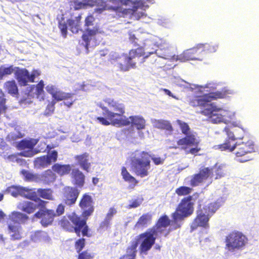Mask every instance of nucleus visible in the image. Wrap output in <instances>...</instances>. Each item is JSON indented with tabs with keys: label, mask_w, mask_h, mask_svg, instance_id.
<instances>
[{
	"label": "nucleus",
	"mask_w": 259,
	"mask_h": 259,
	"mask_svg": "<svg viewBox=\"0 0 259 259\" xmlns=\"http://www.w3.org/2000/svg\"><path fill=\"white\" fill-rule=\"evenodd\" d=\"M194 148H190L187 152V153H190L193 155H196L197 153L201 150V148L198 147V145H193Z\"/></svg>",
	"instance_id": "nucleus-63"
},
{
	"label": "nucleus",
	"mask_w": 259,
	"mask_h": 259,
	"mask_svg": "<svg viewBox=\"0 0 259 259\" xmlns=\"http://www.w3.org/2000/svg\"><path fill=\"white\" fill-rule=\"evenodd\" d=\"M117 212L116 209L114 207H111L109 208L108 213L106 214L105 218L111 221L113 215Z\"/></svg>",
	"instance_id": "nucleus-60"
},
{
	"label": "nucleus",
	"mask_w": 259,
	"mask_h": 259,
	"mask_svg": "<svg viewBox=\"0 0 259 259\" xmlns=\"http://www.w3.org/2000/svg\"><path fill=\"white\" fill-rule=\"evenodd\" d=\"M8 230L9 233L11 234L10 235L11 240H19L23 238L20 227L13 225H9Z\"/></svg>",
	"instance_id": "nucleus-29"
},
{
	"label": "nucleus",
	"mask_w": 259,
	"mask_h": 259,
	"mask_svg": "<svg viewBox=\"0 0 259 259\" xmlns=\"http://www.w3.org/2000/svg\"><path fill=\"white\" fill-rule=\"evenodd\" d=\"M213 169L215 175V179H220L223 177L225 174L224 166L223 165H218L217 164H215L213 166Z\"/></svg>",
	"instance_id": "nucleus-45"
},
{
	"label": "nucleus",
	"mask_w": 259,
	"mask_h": 259,
	"mask_svg": "<svg viewBox=\"0 0 259 259\" xmlns=\"http://www.w3.org/2000/svg\"><path fill=\"white\" fill-rule=\"evenodd\" d=\"M36 142L34 140H22L18 144V148L20 150L25 149H32L36 145Z\"/></svg>",
	"instance_id": "nucleus-39"
},
{
	"label": "nucleus",
	"mask_w": 259,
	"mask_h": 259,
	"mask_svg": "<svg viewBox=\"0 0 259 259\" xmlns=\"http://www.w3.org/2000/svg\"><path fill=\"white\" fill-rule=\"evenodd\" d=\"M20 174L24 177L25 181L38 183V174H34L26 169H22Z\"/></svg>",
	"instance_id": "nucleus-35"
},
{
	"label": "nucleus",
	"mask_w": 259,
	"mask_h": 259,
	"mask_svg": "<svg viewBox=\"0 0 259 259\" xmlns=\"http://www.w3.org/2000/svg\"><path fill=\"white\" fill-rule=\"evenodd\" d=\"M89 154L87 152L76 155L74 157L81 168L87 172L89 171L91 167V163L89 162Z\"/></svg>",
	"instance_id": "nucleus-23"
},
{
	"label": "nucleus",
	"mask_w": 259,
	"mask_h": 259,
	"mask_svg": "<svg viewBox=\"0 0 259 259\" xmlns=\"http://www.w3.org/2000/svg\"><path fill=\"white\" fill-rule=\"evenodd\" d=\"M232 142L233 141L231 140L226 139L223 144L216 145L215 147L221 151L228 150L232 152L235 149L236 145V144H231Z\"/></svg>",
	"instance_id": "nucleus-38"
},
{
	"label": "nucleus",
	"mask_w": 259,
	"mask_h": 259,
	"mask_svg": "<svg viewBox=\"0 0 259 259\" xmlns=\"http://www.w3.org/2000/svg\"><path fill=\"white\" fill-rule=\"evenodd\" d=\"M80 191L76 188L65 186L63 188L62 194V202L66 206H71L76 202Z\"/></svg>",
	"instance_id": "nucleus-16"
},
{
	"label": "nucleus",
	"mask_w": 259,
	"mask_h": 259,
	"mask_svg": "<svg viewBox=\"0 0 259 259\" xmlns=\"http://www.w3.org/2000/svg\"><path fill=\"white\" fill-rule=\"evenodd\" d=\"M177 122L180 126L183 134H184L185 135L189 134L190 128L189 125L186 122L182 121L179 119H178L177 120Z\"/></svg>",
	"instance_id": "nucleus-48"
},
{
	"label": "nucleus",
	"mask_w": 259,
	"mask_h": 259,
	"mask_svg": "<svg viewBox=\"0 0 259 259\" xmlns=\"http://www.w3.org/2000/svg\"><path fill=\"white\" fill-rule=\"evenodd\" d=\"M40 72L39 71L37 70H33L31 72V73L29 74V82H34L35 78L37 76H38L40 75Z\"/></svg>",
	"instance_id": "nucleus-62"
},
{
	"label": "nucleus",
	"mask_w": 259,
	"mask_h": 259,
	"mask_svg": "<svg viewBox=\"0 0 259 259\" xmlns=\"http://www.w3.org/2000/svg\"><path fill=\"white\" fill-rule=\"evenodd\" d=\"M38 183L41 182L45 185H50L56 181V176L52 169H48L38 174Z\"/></svg>",
	"instance_id": "nucleus-22"
},
{
	"label": "nucleus",
	"mask_w": 259,
	"mask_h": 259,
	"mask_svg": "<svg viewBox=\"0 0 259 259\" xmlns=\"http://www.w3.org/2000/svg\"><path fill=\"white\" fill-rule=\"evenodd\" d=\"M35 167L37 168H46L50 165L46 155L41 156L35 158L34 161Z\"/></svg>",
	"instance_id": "nucleus-40"
},
{
	"label": "nucleus",
	"mask_w": 259,
	"mask_h": 259,
	"mask_svg": "<svg viewBox=\"0 0 259 259\" xmlns=\"http://www.w3.org/2000/svg\"><path fill=\"white\" fill-rule=\"evenodd\" d=\"M15 77L21 86H26L29 82V72L26 68L16 67Z\"/></svg>",
	"instance_id": "nucleus-19"
},
{
	"label": "nucleus",
	"mask_w": 259,
	"mask_h": 259,
	"mask_svg": "<svg viewBox=\"0 0 259 259\" xmlns=\"http://www.w3.org/2000/svg\"><path fill=\"white\" fill-rule=\"evenodd\" d=\"M200 49L202 54L212 53L215 52L218 49V45L213 43L200 44Z\"/></svg>",
	"instance_id": "nucleus-37"
},
{
	"label": "nucleus",
	"mask_w": 259,
	"mask_h": 259,
	"mask_svg": "<svg viewBox=\"0 0 259 259\" xmlns=\"http://www.w3.org/2000/svg\"><path fill=\"white\" fill-rule=\"evenodd\" d=\"M56 103V102L55 100H52L48 103L45 111V114L46 115H50L54 113Z\"/></svg>",
	"instance_id": "nucleus-49"
},
{
	"label": "nucleus",
	"mask_w": 259,
	"mask_h": 259,
	"mask_svg": "<svg viewBox=\"0 0 259 259\" xmlns=\"http://www.w3.org/2000/svg\"><path fill=\"white\" fill-rule=\"evenodd\" d=\"M71 178L74 181V184L81 188L85 183V176L84 174L78 168L73 169L71 172Z\"/></svg>",
	"instance_id": "nucleus-24"
},
{
	"label": "nucleus",
	"mask_w": 259,
	"mask_h": 259,
	"mask_svg": "<svg viewBox=\"0 0 259 259\" xmlns=\"http://www.w3.org/2000/svg\"><path fill=\"white\" fill-rule=\"evenodd\" d=\"M192 199L193 196L191 195L186 196L181 199L175 211L171 214V227L166 231L165 236H167L171 231L180 228L184 219L193 213L194 203Z\"/></svg>",
	"instance_id": "nucleus-3"
},
{
	"label": "nucleus",
	"mask_w": 259,
	"mask_h": 259,
	"mask_svg": "<svg viewBox=\"0 0 259 259\" xmlns=\"http://www.w3.org/2000/svg\"><path fill=\"white\" fill-rule=\"evenodd\" d=\"M85 245V239L84 238L78 239L74 243V247L77 253L81 252Z\"/></svg>",
	"instance_id": "nucleus-46"
},
{
	"label": "nucleus",
	"mask_w": 259,
	"mask_h": 259,
	"mask_svg": "<svg viewBox=\"0 0 259 259\" xmlns=\"http://www.w3.org/2000/svg\"><path fill=\"white\" fill-rule=\"evenodd\" d=\"M225 243V249L233 252L243 250L248 243V238L242 232L233 231L226 236Z\"/></svg>",
	"instance_id": "nucleus-7"
},
{
	"label": "nucleus",
	"mask_w": 259,
	"mask_h": 259,
	"mask_svg": "<svg viewBox=\"0 0 259 259\" xmlns=\"http://www.w3.org/2000/svg\"><path fill=\"white\" fill-rule=\"evenodd\" d=\"M150 155L142 151L137 157H134L131 162V169L137 176L144 178L149 175L150 168Z\"/></svg>",
	"instance_id": "nucleus-9"
},
{
	"label": "nucleus",
	"mask_w": 259,
	"mask_h": 259,
	"mask_svg": "<svg viewBox=\"0 0 259 259\" xmlns=\"http://www.w3.org/2000/svg\"><path fill=\"white\" fill-rule=\"evenodd\" d=\"M17 207L19 209L30 214L34 212L37 208V204L32 202L26 201L20 203Z\"/></svg>",
	"instance_id": "nucleus-26"
},
{
	"label": "nucleus",
	"mask_w": 259,
	"mask_h": 259,
	"mask_svg": "<svg viewBox=\"0 0 259 259\" xmlns=\"http://www.w3.org/2000/svg\"><path fill=\"white\" fill-rule=\"evenodd\" d=\"M121 175L124 181L131 184L130 186L132 188H134L138 184V181L129 173L125 167H122Z\"/></svg>",
	"instance_id": "nucleus-28"
},
{
	"label": "nucleus",
	"mask_w": 259,
	"mask_h": 259,
	"mask_svg": "<svg viewBox=\"0 0 259 259\" xmlns=\"http://www.w3.org/2000/svg\"><path fill=\"white\" fill-rule=\"evenodd\" d=\"M152 215L151 213H146L143 214L137 222L135 227H147L152 223Z\"/></svg>",
	"instance_id": "nucleus-27"
},
{
	"label": "nucleus",
	"mask_w": 259,
	"mask_h": 259,
	"mask_svg": "<svg viewBox=\"0 0 259 259\" xmlns=\"http://www.w3.org/2000/svg\"><path fill=\"white\" fill-rule=\"evenodd\" d=\"M213 169L208 167H202L199 169L198 173L192 176L190 181V185L192 187H196L203 183L204 181L211 177Z\"/></svg>",
	"instance_id": "nucleus-17"
},
{
	"label": "nucleus",
	"mask_w": 259,
	"mask_h": 259,
	"mask_svg": "<svg viewBox=\"0 0 259 259\" xmlns=\"http://www.w3.org/2000/svg\"><path fill=\"white\" fill-rule=\"evenodd\" d=\"M171 222L172 220L170 221L167 215H162L158 219L155 225L147 229L145 232L137 235V237L139 240L142 241V248L146 250H151L155 243L157 233H162L164 231L163 235H164V233L167 229L164 230L162 228H165L170 225V228Z\"/></svg>",
	"instance_id": "nucleus-4"
},
{
	"label": "nucleus",
	"mask_w": 259,
	"mask_h": 259,
	"mask_svg": "<svg viewBox=\"0 0 259 259\" xmlns=\"http://www.w3.org/2000/svg\"><path fill=\"white\" fill-rule=\"evenodd\" d=\"M214 207V204L212 203L202 207L201 205H199L196 210V216L190 226L191 231H194L199 227L206 228L209 227L208 221L210 214L215 211Z\"/></svg>",
	"instance_id": "nucleus-8"
},
{
	"label": "nucleus",
	"mask_w": 259,
	"mask_h": 259,
	"mask_svg": "<svg viewBox=\"0 0 259 259\" xmlns=\"http://www.w3.org/2000/svg\"><path fill=\"white\" fill-rule=\"evenodd\" d=\"M47 148L48 149V154L46 155V156L50 165L52 162H55L57 160L58 154V152L56 150H53L50 152L51 147L49 145L47 146Z\"/></svg>",
	"instance_id": "nucleus-41"
},
{
	"label": "nucleus",
	"mask_w": 259,
	"mask_h": 259,
	"mask_svg": "<svg viewBox=\"0 0 259 259\" xmlns=\"http://www.w3.org/2000/svg\"><path fill=\"white\" fill-rule=\"evenodd\" d=\"M192 188L187 186H180L177 188L175 193L179 196H187L191 193Z\"/></svg>",
	"instance_id": "nucleus-42"
},
{
	"label": "nucleus",
	"mask_w": 259,
	"mask_h": 259,
	"mask_svg": "<svg viewBox=\"0 0 259 259\" xmlns=\"http://www.w3.org/2000/svg\"><path fill=\"white\" fill-rule=\"evenodd\" d=\"M235 148V155L237 161L240 162H245L252 159L249 155V154L255 152L254 144L252 141L248 140L246 142L236 144Z\"/></svg>",
	"instance_id": "nucleus-11"
},
{
	"label": "nucleus",
	"mask_w": 259,
	"mask_h": 259,
	"mask_svg": "<svg viewBox=\"0 0 259 259\" xmlns=\"http://www.w3.org/2000/svg\"><path fill=\"white\" fill-rule=\"evenodd\" d=\"M111 221L105 218L104 221H103L100 224V228L101 229H107L109 227L110 225Z\"/></svg>",
	"instance_id": "nucleus-61"
},
{
	"label": "nucleus",
	"mask_w": 259,
	"mask_h": 259,
	"mask_svg": "<svg viewBox=\"0 0 259 259\" xmlns=\"http://www.w3.org/2000/svg\"><path fill=\"white\" fill-rule=\"evenodd\" d=\"M199 141L196 139L195 136L193 134H188L177 141L178 145L181 146V149L185 150L190 147L199 145Z\"/></svg>",
	"instance_id": "nucleus-20"
},
{
	"label": "nucleus",
	"mask_w": 259,
	"mask_h": 259,
	"mask_svg": "<svg viewBox=\"0 0 259 259\" xmlns=\"http://www.w3.org/2000/svg\"><path fill=\"white\" fill-rule=\"evenodd\" d=\"M58 27L60 29L62 35L65 38L67 34V26L66 22L64 21V19L59 22Z\"/></svg>",
	"instance_id": "nucleus-51"
},
{
	"label": "nucleus",
	"mask_w": 259,
	"mask_h": 259,
	"mask_svg": "<svg viewBox=\"0 0 259 259\" xmlns=\"http://www.w3.org/2000/svg\"><path fill=\"white\" fill-rule=\"evenodd\" d=\"M143 201V199L138 198L136 199L132 200L128 205V208H136L139 206Z\"/></svg>",
	"instance_id": "nucleus-55"
},
{
	"label": "nucleus",
	"mask_w": 259,
	"mask_h": 259,
	"mask_svg": "<svg viewBox=\"0 0 259 259\" xmlns=\"http://www.w3.org/2000/svg\"><path fill=\"white\" fill-rule=\"evenodd\" d=\"M44 83L43 80H40L37 83L36 87V93L38 96H40L44 93Z\"/></svg>",
	"instance_id": "nucleus-58"
},
{
	"label": "nucleus",
	"mask_w": 259,
	"mask_h": 259,
	"mask_svg": "<svg viewBox=\"0 0 259 259\" xmlns=\"http://www.w3.org/2000/svg\"><path fill=\"white\" fill-rule=\"evenodd\" d=\"M38 196L44 199L53 200L54 199L53 191L50 188H39L37 190Z\"/></svg>",
	"instance_id": "nucleus-34"
},
{
	"label": "nucleus",
	"mask_w": 259,
	"mask_h": 259,
	"mask_svg": "<svg viewBox=\"0 0 259 259\" xmlns=\"http://www.w3.org/2000/svg\"><path fill=\"white\" fill-rule=\"evenodd\" d=\"M28 219V217L20 212L14 211L9 215V220L11 222L18 223Z\"/></svg>",
	"instance_id": "nucleus-36"
},
{
	"label": "nucleus",
	"mask_w": 259,
	"mask_h": 259,
	"mask_svg": "<svg viewBox=\"0 0 259 259\" xmlns=\"http://www.w3.org/2000/svg\"><path fill=\"white\" fill-rule=\"evenodd\" d=\"M74 8L75 10H79L87 8L85 1L83 0L82 2L75 1L74 2Z\"/></svg>",
	"instance_id": "nucleus-57"
},
{
	"label": "nucleus",
	"mask_w": 259,
	"mask_h": 259,
	"mask_svg": "<svg viewBox=\"0 0 259 259\" xmlns=\"http://www.w3.org/2000/svg\"><path fill=\"white\" fill-rule=\"evenodd\" d=\"M65 206L62 203L59 204L56 208L55 212V217L60 216L64 213Z\"/></svg>",
	"instance_id": "nucleus-59"
},
{
	"label": "nucleus",
	"mask_w": 259,
	"mask_h": 259,
	"mask_svg": "<svg viewBox=\"0 0 259 259\" xmlns=\"http://www.w3.org/2000/svg\"><path fill=\"white\" fill-rule=\"evenodd\" d=\"M113 2H115L116 4H117V6H115L114 7H120L123 10H124L125 9H123L121 7L122 5L124 6H131L133 4V2L131 0H112ZM139 2H134V5L133 6V8L132 9H128V10H133L132 12L128 13L127 14L125 15L123 17H124L125 16L131 14L132 15V17H135L136 19L138 20L140 18V15H137L136 11H137L138 9L140 7ZM126 10H128V9H126Z\"/></svg>",
	"instance_id": "nucleus-21"
},
{
	"label": "nucleus",
	"mask_w": 259,
	"mask_h": 259,
	"mask_svg": "<svg viewBox=\"0 0 259 259\" xmlns=\"http://www.w3.org/2000/svg\"><path fill=\"white\" fill-rule=\"evenodd\" d=\"M46 89L47 92L52 96V100H55L56 102L63 100H70L64 103V105L68 107H70L75 101L72 99L73 94L64 92L54 85L49 84L46 87Z\"/></svg>",
	"instance_id": "nucleus-12"
},
{
	"label": "nucleus",
	"mask_w": 259,
	"mask_h": 259,
	"mask_svg": "<svg viewBox=\"0 0 259 259\" xmlns=\"http://www.w3.org/2000/svg\"><path fill=\"white\" fill-rule=\"evenodd\" d=\"M142 241L139 240L136 236L134 241L131 242L130 246L127 247L126 253L122 255L119 259H136L137 255V248L139 245V250L141 254L146 255L150 250H146L142 247Z\"/></svg>",
	"instance_id": "nucleus-15"
},
{
	"label": "nucleus",
	"mask_w": 259,
	"mask_h": 259,
	"mask_svg": "<svg viewBox=\"0 0 259 259\" xmlns=\"http://www.w3.org/2000/svg\"><path fill=\"white\" fill-rule=\"evenodd\" d=\"M79 206L82 210L81 216L83 219L87 220L94 211V201L92 196L89 193L83 194L81 197Z\"/></svg>",
	"instance_id": "nucleus-13"
},
{
	"label": "nucleus",
	"mask_w": 259,
	"mask_h": 259,
	"mask_svg": "<svg viewBox=\"0 0 259 259\" xmlns=\"http://www.w3.org/2000/svg\"><path fill=\"white\" fill-rule=\"evenodd\" d=\"M152 160H153V162L155 165H159L163 163V159H162L161 158L158 157H152Z\"/></svg>",
	"instance_id": "nucleus-64"
},
{
	"label": "nucleus",
	"mask_w": 259,
	"mask_h": 259,
	"mask_svg": "<svg viewBox=\"0 0 259 259\" xmlns=\"http://www.w3.org/2000/svg\"><path fill=\"white\" fill-rule=\"evenodd\" d=\"M87 7L96 6L95 12L101 13L103 11L108 10L114 12L118 17H124L125 15L132 12L133 10H123L120 7H108L103 0H84Z\"/></svg>",
	"instance_id": "nucleus-10"
},
{
	"label": "nucleus",
	"mask_w": 259,
	"mask_h": 259,
	"mask_svg": "<svg viewBox=\"0 0 259 259\" xmlns=\"http://www.w3.org/2000/svg\"><path fill=\"white\" fill-rule=\"evenodd\" d=\"M155 127L161 130H164L170 132L173 131V127L170 122L168 120L158 119L154 121Z\"/></svg>",
	"instance_id": "nucleus-33"
},
{
	"label": "nucleus",
	"mask_w": 259,
	"mask_h": 259,
	"mask_svg": "<svg viewBox=\"0 0 259 259\" xmlns=\"http://www.w3.org/2000/svg\"><path fill=\"white\" fill-rule=\"evenodd\" d=\"M228 93L225 90L210 92L201 96H195L189 101L192 107H205L200 113L208 117L209 120L213 123L224 122L227 114V110L223 108L217 106L215 103L208 104L213 100L223 99L226 97Z\"/></svg>",
	"instance_id": "nucleus-2"
},
{
	"label": "nucleus",
	"mask_w": 259,
	"mask_h": 259,
	"mask_svg": "<svg viewBox=\"0 0 259 259\" xmlns=\"http://www.w3.org/2000/svg\"><path fill=\"white\" fill-rule=\"evenodd\" d=\"M67 24L70 28V30L73 33H77L79 30L80 25L78 23L76 22L74 20L68 19L67 21Z\"/></svg>",
	"instance_id": "nucleus-44"
},
{
	"label": "nucleus",
	"mask_w": 259,
	"mask_h": 259,
	"mask_svg": "<svg viewBox=\"0 0 259 259\" xmlns=\"http://www.w3.org/2000/svg\"><path fill=\"white\" fill-rule=\"evenodd\" d=\"M234 134L236 140L242 139L243 137V130L240 128L233 127Z\"/></svg>",
	"instance_id": "nucleus-56"
},
{
	"label": "nucleus",
	"mask_w": 259,
	"mask_h": 259,
	"mask_svg": "<svg viewBox=\"0 0 259 259\" xmlns=\"http://www.w3.org/2000/svg\"><path fill=\"white\" fill-rule=\"evenodd\" d=\"M6 192L14 197H17L19 195H23L27 190L23 187L17 186H11L6 189Z\"/></svg>",
	"instance_id": "nucleus-32"
},
{
	"label": "nucleus",
	"mask_w": 259,
	"mask_h": 259,
	"mask_svg": "<svg viewBox=\"0 0 259 259\" xmlns=\"http://www.w3.org/2000/svg\"><path fill=\"white\" fill-rule=\"evenodd\" d=\"M94 254L88 250H84L78 253L77 259H93Z\"/></svg>",
	"instance_id": "nucleus-50"
},
{
	"label": "nucleus",
	"mask_w": 259,
	"mask_h": 259,
	"mask_svg": "<svg viewBox=\"0 0 259 259\" xmlns=\"http://www.w3.org/2000/svg\"><path fill=\"white\" fill-rule=\"evenodd\" d=\"M4 88L5 91L12 96H17L19 94L18 88L14 80L6 81Z\"/></svg>",
	"instance_id": "nucleus-30"
},
{
	"label": "nucleus",
	"mask_w": 259,
	"mask_h": 259,
	"mask_svg": "<svg viewBox=\"0 0 259 259\" xmlns=\"http://www.w3.org/2000/svg\"><path fill=\"white\" fill-rule=\"evenodd\" d=\"M52 169L55 174L56 173L60 176H63L70 174L71 170V166L69 164L55 163L52 166Z\"/></svg>",
	"instance_id": "nucleus-25"
},
{
	"label": "nucleus",
	"mask_w": 259,
	"mask_h": 259,
	"mask_svg": "<svg viewBox=\"0 0 259 259\" xmlns=\"http://www.w3.org/2000/svg\"><path fill=\"white\" fill-rule=\"evenodd\" d=\"M27 198L31 200H33L34 201H36V199H37L38 201V203L37 204V208L38 207L45 208L46 206V204L48 203L47 201H46L45 200H41V199L37 198L36 195H35V196L31 195L29 197H27Z\"/></svg>",
	"instance_id": "nucleus-54"
},
{
	"label": "nucleus",
	"mask_w": 259,
	"mask_h": 259,
	"mask_svg": "<svg viewBox=\"0 0 259 259\" xmlns=\"http://www.w3.org/2000/svg\"><path fill=\"white\" fill-rule=\"evenodd\" d=\"M34 216L41 219L40 223L44 227H47L52 224L55 217V212L53 209H40L37 211Z\"/></svg>",
	"instance_id": "nucleus-18"
},
{
	"label": "nucleus",
	"mask_w": 259,
	"mask_h": 259,
	"mask_svg": "<svg viewBox=\"0 0 259 259\" xmlns=\"http://www.w3.org/2000/svg\"><path fill=\"white\" fill-rule=\"evenodd\" d=\"M143 57L144 61L147 56H145V52L143 47H139L135 49L131 50L128 54L119 55H113L110 59V62L114 66L117 67L121 71H127L131 68L136 67V59Z\"/></svg>",
	"instance_id": "nucleus-5"
},
{
	"label": "nucleus",
	"mask_w": 259,
	"mask_h": 259,
	"mask_svg": "<svg viewBox=\"0 0 259 259\" xmlns=\"http://www.w3.org/2000/svg\"><path fill=\"white\" fill-rule=\"evenodd\" d=\"M108 107L100 105L103 116L97 117L96 119L103 125L127 126L131 124L138 130H144L146 120L142 116L132 115L128 117L122 116L125 113L124 106L110 99L105 101Z\"/></svg>",
	"instance_id": "nucleus-1"
},
{
	"label": "nucleus",
	"mask_w": 259,
	"mask_h": 259,
	"mask_svg": "<svg viewBox=\"0 0 259 259\" xmlns=\"http://www.w3.org/2000/svg\"><path fill=\"white\" fill-rule=\"evenodd\" d=\"M6 103V99L5 98V95L2 91H0V115L5 113L7 109Z\"/></svg>",
	"instance_id": "nucleus-47"
},
{
	"label": "nucleus",
	"mask_w": 259,
	"mask_h": 259,
	"mask_svg": "<svg viewBox=\"0 0 259 259\" xmlns=\"http://www.w3.org/2000/svg\"><path fill=\"white\" fill-rule=\"evenodd\" d=\"M98 32V28L96 27H94L92 29L90 28L85 29V33L82 34V38L85 42L86 49H88V46L90 45L92 36L95 35Z\"/></svg>",
	"instance_id": "nucleus-31"
},
{
	"label": "nucleus",
	"mask_w": 259,
	"mask_h": 259,
	"mask_svg": "<svg viewBox=\"0 0 259 259\" xmlns=\"http://www.w3.org/2000/svg\"><path fill=\"white\" fill-rule=\"evenodd\" d=\"M18 155H20L25 156V157H29V156H32L33 154L31 153L29 155V154L25 153V152H21V153H18V154H13L9 155L8 156H5L4 158L5 159L9 160L10 161H12V162L16 161L17 162H20V161H22V160L21 159H19L18 158V157H17Z\"/></svg>",
	"instance_id": "nucleus-43"
},
{
	"label": "nucleus",
	"mask_w": 259,
	"mask_h": 259,
	"mask_svg": "<svg viewBox=\"0 0 259 259\" xmlns=\"http://www.w3.org/2000/svg\"><path fill=\"white\" fill-rule=\"evenodd\" d=\"M95 21V19L93 15H89L84 20V26L87 28H89L90 26L94 25V23Z\"/></svg>",
	"instance_id": "nucleus-53"
},
{
	"label": "nucleus",
	"mask_w": 259,
	"mask_h": 259,
	"mask_svg": "<svg viewBox=\"0 0 259 259\" xmlns=\"http://www.w3.org/2000/svg\"><path fill=\"white\" fill-rule=\"evenodd\" d=\"M224 131L225 132L227 136V138L226 139H229L232 141L236 140L234 134V131H233V127L227 126L224 128Z\"/></svg>",
	"instance_id": "nucleus-52"
},
{
	"label": "nucleus",
	"mask_w": 259,
	"mask_h": 259,
	"mask_svg": "<svg viewBox=\"0 0 259 259\" xmlns=\"http://www.w3.org/2000/svg\"><path fill=\"white\" fill-rule=\"evenodd\" d=\"M59 225L65 230L69 232H74L77 236L90 237L92 234L87 224L85 219L81 218L75 212L63 217L58 222Z\"/></svg>",
	"instance_id": "nucleus-6"
},
{
	"label": "nucleus",
	"mask_w": 259,
	"mask_h": 259,
	"mask_svg": "<svg viewBox=\"0 0 259 259\" xmlns=\"http://www.w3.org/2000/svg\"><path fill=\"white\" fill-rule=\"evenodd\" d=\"M201 54V51L198 44L192 48L185 50L180 55H173L172 59L181 62H185L189 60H201L200 58Z\"/></svg>",
	"instance_id": "nucleus-14"
}]
</instances>
